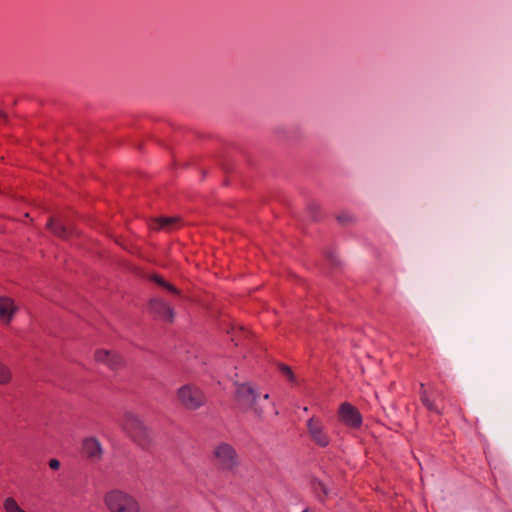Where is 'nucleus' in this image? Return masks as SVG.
Here are the masks:
<instances>
[{
    "label": "nucleus",
    "mask_w": 512,
    "mask_h": 512,
    "mask_svg": "<svg viewBox=\"0 0 512 512\" xmlns=\"http://www.w3.org/2000/svg\"><path fill=\"white\" fill-rule=\"evenodd\" d=\"M103 503L108 512H141L139 500L118 488L108 490L103 496Z\"/></svg>",
    "instance_id": "nucleus-1"
},
{
    "label": "nucleus",
    "mask_w": 512,
    "mask_h": 512,
    "mask_svg": "<svg viewBox=\"0 0 512 512\" xmlns=\"http://www.w3.org/2000/svg\"><path fill=\"white\" fill-rule=\"evenodd\" d=\"M120 426L135 442L144 447L151 440V430L138 414L126 411L121 419Z\"/></svg>",
    "instance_id": "nucleus-2"
},
{
    "label": "nucleus",
    "mask_w": 512,
    "mask_h": 512,
    "mask_svg": "<svg viewBox=\"0 0 512 512\" xmlns=\"http://www.w3.org/2000/svg\"><path fill=\"white\" fill-rule=\"evenodd\" d=\"M179 403L187 410L195 411L206 404V396L202 389L195 384L187 383L176 391Z\"/></svg>",
    "instance_id": "nucleus-3"
},
{
    "label": "nucleus",
    "mask_w": 512,
    "mask_h": 512,
    "mask_svg": "<svg viewBox=\"0 0 512 512\" xmlns=\"http://www.w3.org/2000/svg\"><path fill=\"white\" fill-rule=\"evenodd\" d=\"M236 398L243 407L251 411L256 417L262 416L263 409L260 405V395L250 384H237Z\"/></svg>",
    "instance_id": "nucleus-4"
},
{
    "label": "nucleus",
    "mask_w": 512,
    "mask_h": 512,
    "mask_svg": "<svg viewBox=\"0 0 512 512\" xmlns=\"http://www.w3.org/2000/svg\"><path fill=\"white\" fill-rule=\"evenodd\" d=\"M213 458L219 468L224 471H233L239 465V457L235 448L225 442L217 444L213 448Z\"/></svg>",
    "instance_id": "nucleus-5"
},
{
    "label": "nucleus",
    "mask_w": 512,
    "mask_h": 512,
    "mask_svg": "<svg viewBox=\"0 0 512 512\" xmlns=\"http://www.w3.org/2000/svg\"><path fill=\"white\" fill-rule=\"evenodd\" d=\"M307 433L310 440L320 447H327L331 442V437L322 421L318 416L310 417L306 422Z\"/></svg>",
    "instance_id": "nucleus-6"
},
{
    "label": "nucleus",
    "mask_w": 512,
    "mask_h": 512,
    "mask_svg": "<svg viewBox=\"0 0 512 512\" xmlns=\"http://www.w3.org/2000/svg\"><path fill=\"white\" fill-rule=\"evenodd\" d=\"M94 360L112 371H118L125 366V359L120 352L106 348H97L94 351Z\"/></svg>",
    "instance_id": "nucleus-7"
},
{
    "label": "nucleus",
    "mask_w": 512,
    "mask_h": 512,
    "mask_svg": "<svg viewBox=\"0 0 512 512\" xmlns=\"http://www.w3.org/2000/svg\"><path fill=\"white\" fill-rule=\"evenodd\" d=\"M338 418L349 428L358 429L362 425V416L359 410L349 402H343L339 406Z\"/></svg>",
    "instance_id": "nucleus-8"
},
{
    "label": "nucleus",
    "mask_w": 512,
    "mask_h": 512,
    "mask_svg": "<svg viewBox=\"0 0 512 512\" xmlns=\"http://www.w3.org/2000/svg\"><path fill=\"white\" fill-rule=\"evenodd\" d=\"M84 455L92 462H97L102 458L103 449L96 438H86L82 444Z\"/></svg>",
    "instance_id": "nucleus-9"
},
{
    "label": "nucleus",
    "mask_w": 512,
    "mask_h": 512,
    "mask_svg": "<svg viewBox=\"0 0 512 512\" xmlns=\"http://www.w3.org/2000/svg\"><path fill=\"white\" fill-rule=\"evenodd\" d=\"M17 310L18 306L12 298L0 296V320L2 323L9 324L13 320Z\"/></svg>",
    "instance_id": "nucleus-10"
},
{
    "label": "nucleus",
    "mask_w": 512,
    "mask_h": 512,
    "mask_svg": "<svg viewBox=\"0 0 512 512\" xmlns=\"http://www.w3.org/2000/svg\"><path fill=\"white\" fill-rule=\"evenodd\" d=\"M150 309L155 315L164 321L172 322L174 319L173 309L159 298L151 300Z\"/></svg>",
    "instance_id": "nucleus-11"
},
{
    "label": "nucleus",
    "mask_w": 512,
    "mask_h": 512,
    "mask_svg": "<svg viewBox=\"0 0 512 512\" xmlns=\"http://www.w3.org/2000/svg\"><path fill=\"white\" fill-rule=\"evenodd\" d=\"M179 221L178 217H160L155 219L151 224L150 227L152 229H166L171 230L176 223Z\"/></svg>",
    "instance_id": "nucleus-12"
},
{
    "label": "nucleus",
    "mask_w": 512,
    "mask_h": 512,
    "mask_svg": "<svg viewBox=\"0 0 512 512\" xmlns=\"http://www.w3.org/2000/svg\"><path fill=\"white\" fill-rule=\"evenodd\" d=\"M13 379L12 370L8 365L0 361V385H8Z\"/></svg>",
    "instance_id": "nucleus-13"
},
{
    "label": "nucleus",
    "mask_w": 512,
    "mask_h": 512,
    "mask_svg": "<svg viewBox=\"0 0 512 512\" xmlns=\"http://www.w3.org/2000/svg\"><path fill=\"white\" fill-rule=\"evenodd\" d=\"M3 509L5 512H26L14 497H7L3 500Z\"/></svg>",
    "instance_id": "nucleus-14"
},
{
    "label": "nucleus",
    "mask_w": 512,
    "mask_h": 512,
    "mask_svg": "<svg viewBox=\"0 0 512 512\" xmlns=\"http://www.w3.org/2000/svg\"><path fill=\"white\" fill-rule=\"evenodd\" d=\"M152 280H153L154 282H156L158 285H160V286H162V287L166 288L167 290H169V291H171V292H173V293H178V290H177L174 286H172L171 284L167 283V282H166L163 278H161L160 276H158V275H154V276L152 277Z\"/></svg>",
    "instance_id": "nucleus-15"
},
{
    "label": "nucleus",
    "mask_w": 512,
    "mask_h": 512,
    "mask_svg": "<svg viewBox=\"0 0 512 512\" xmlns=\"http://www.w3.org/2000/svg\"><path fill=\"white\" fill-rule=\"evenodd\" d=\"M421 400L427 409H429L431 411H436V407H435L434 403L429 399L426 391H423L421 393Z\"/></svg>",
    "instance_id": "nucleus-16"
},
{
    "label": "nucleus",
    "mask_w": 512,
    "mask_h": 512,
    "mask_svg": "<svg viewBox=\"0 0 512 512\" xmlns=\"http://www.w3.org/2000/svg\"><path fill=\"white\" fill-rule=\"evenodd\" d=\"M315 490L316 491L321 490L325 496H327L329 493L328 487L322 482H318L316 484Z\"/></svg>",
    "instance_id": "nucleus-17"
},
{
    "label": "nucleus",
    "mask_w": 512,
    "mask_h": 512,
    "mask_svg": "<svg viewBox=\"0 0 512 512\" xmlns=\"http://www.w3.org/2000/svg\"><path fill=\"white\" fill-rule=\"evenodd\" d=\"M61 466V463L59 460L57 459H51L49 461V467L52 469V470H58Z\"/></svg>",
    "instance_id": "nucleus-18"
},
{
    "label": "nucleus",
    "mask_w": 512,
    "mask_h": 512,
    "mask_svg": "<svg viewBox=\"0 0 512 512\" xmlns=\"http://www.w3.org/2000/svg\"><path fill=\"white\" fill-rule=\"evenodd\" d=\"M281 370H282L283 374L286 375L290 380H292L294 378V374L288 366H283L281 368Z\"/></svg>",
    "instance_id": "nucleus-19"
},
{
    "label": "nucleus",
    "mask_w": 512,
    "mask_h": 512,
    "mask_svg": "<svg viewBox=\"0 0 512 512\" xmlns=\"http://www.w3.org/2000/svg\"><path fill=\"white\" fill-rule=\"evenodd\" d=\"M47 227L54 233H59L58 230L55 228V224H54V221L53 220H50L48 223H47Z\"/></svg>",
    "instance_id": "nucleus-20"
},
{
    "label": "nucleus",
    "mask_w": 512,
    "mask_h": 512,
    "mask_svg": "<svg viewBox=\"0 0 512 512\" xmlns=\"http://www.w3.org/2000/svg\"><path fill=\"white\" fill-rule=\"evenodd\" d=\"M6 119H7V115L4 112L0 111V121L5 122Z\"/></svg>",
    "instance_id": "nucleus-21"
},
{
    "label": "nucleus",
    "mask_w": 512,
    "mask_h": 512,
    "mask_svg": "<svg viewBox=\"0 0 512 512\" xmlns=\"http://www.w3.org/2000/svg\"><path fill=\"white\" fill-rule=\"evenodd\" d=\"M302 512H314V511H312V510H310V509L306 508V509H304Z\"/></svg>",
    "instance_id": "nucleus-22"
},
{
    "label": "nucleus",
    "mask_w": 512,
    "mask_h": 512,
    "mask_svg": "<svg viewBox=\"0 0 512 512\" xmlns=\"http://www.w3.org/2000/svg\"><path fill=\"white\" fill-rule=\"evenodd\" d=\"M268 398H269V395H268V394H265V395L263 396V399H264V400H267Z\"/></svg>",
    "instance_id": "nucleus-23"
},
{
    "label": "nucleus",
    "mask_w": 512,
    "mask_h": 512,
    "mask_svg": "<svg viewBox=\"0 0 512 512\" xmlns=\"http://www.w3.org/2000/svg\"><path fill=\"white\" fill-rule=\"evenodd\" d=\"M303 411L307 412V411H308V408H307V407H304V408H303Z\"/></svg>",
    "instance_id": "nucleus-24"
}]
</instances>
